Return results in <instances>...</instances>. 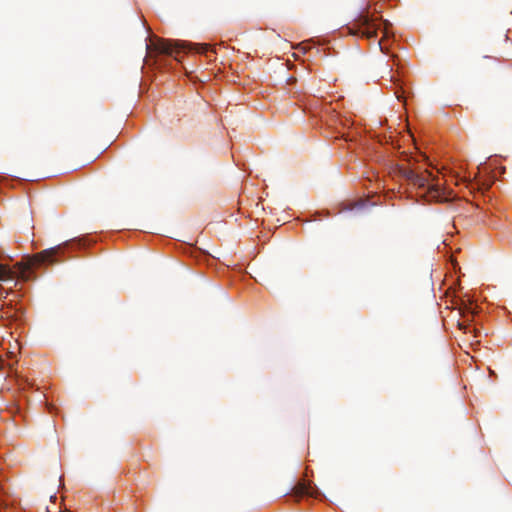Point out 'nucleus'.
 Here are the masks:
<instances>
[{
    "instance_id": "nucleus-1",
    "label": "nucleus",
    "mask_w": 512,
    "mask_h": 512,
    "mask_svg": "<svg viewBox=\"0 0 512 512\" xmlns=\"http://www.w3.org/2000/svg\"><path fill=\"white\" fill-rule=\"evenodd\" d=\"M405 176L409 185L416 190L417 201L445 202L452 197L443 181L433 171L409 170Z\"/></svg>"
},
{
    "instance_id": "nucleus-2",
    "label": "nucleus",
    "mask_w": 512,
    "mask_h": 512,
    "mask_svg": "<svg viewBox=\"0 0 512 512\" xmlns=\"http://www.w3.org/2000/svg\"><path fill=\"white\" fill-rule=\"evenodd\" d=\"M378 12L376 8L374 13L370 12L368 8H363L356 19V34L362 38L375 40L378 32L381 31L383 38L377 41V46L383 54L390 55V48L384 42L395 40L392 24L389 20L377 16Z\"/></svg>"
},
{
    "instance_id": "nucleus-3",
    "label": "nucleus",
    "mask_w": 512,
    "mask_h": 512,
    "mask_svg": "<svg viewBox=\"0 0 512 512\" xmlns=\"http://www.w3.org/2000/svg\"><path fill=\"white\" fill-rule=\"evenodd\" d=\"M95 242L96 239L91 234H84L67 240L60 245L42 251L37 259L38 265L48 266L54 264L63 255L64 250H84L92 246Z\"/></svg>"
},
{
    "instance_id": "nucleus-4",
    "label": "nucleus",
    "mask_w": 512,
    "mask_h": 512,
    "mask_svg": "<svg viewBox=\"0 0 512 512\" xmlns=\"http://www.w3.org/2000/svg\"><path fill=\"white\" fill-rule=\"evenodd\" d=\"M155 50L163 56H173L182 50L204 55L207 58H209V53H215L214 48L207 43H192L171 39H156Z\"/></svg>"
},
{
    "instance_id": "nucleus-5",
    "label": "nucleus",
    "mask_w": 512,
    "mask_h": 512,
    "mask_svg": "<svg viewBox=\"0 0 512 512\" xmlns=\"http://www.w3.org/2000/svg\"><path fill=\"white\" fill-rule=\"evenodd\" d=\"M477 169L474 179L469 180V186L482 192L488 191L497 180L496 172L494 169H489L485 162H481Z\"/></svg>"
},
{
    "instance_id": "nucleus-6",
    "label": "nucleus",
    "mask_w": 512,
    "mask_h": 512,
    "mask_svg": "<svg viewBox=\"0 0 512 512\" xmlns=\"http://www.w3.org/2000/svg\"><path fill=\"white\" fill-rule=\"evenodd\" d=\"M391 88L394 89V95L400 102H405L409 97V91L405 88L404 83L401 79L391 77L390 80Z\"/></svg>"
},
{
    "instance_id": "nucleus-7",
    "label": "nucleus",
    "mask_w": 512,
    "mask_h": 512,
    "mask_svg": "<svg viewBox=\"0 0 512 512\" xmlns=\"http://www.w3.org/2000/svg\"><path fill=\"white\" fill-rule=\"evenodd\" d=\"M459 311L463 318H467V321H470L478 313V306L473 299H469L466 302L462 300Z\"/></svg>"
},
{
    "instance_id": "nucleus-8",
    "label": "nucleus",
    "mask_w": 512,
    "mask_h": 512,
    "mask_svg": "<svg viewBox=\"0 0 512 512\" xmlns=\"http://www.w3.org/2000/svg\"><path fill=\"white\" fill-rule=\"evenodd\" d=\"M301 494L302 496L314 498L324 497L320 489L310 481H305L301 484Z\"/></svg>"
},
{
    "instance_id": "nucleus-9",
    "label": "nucleus",
    "mask_w": 512,
    "mask_h": 512,
    "mask_svg": "<svg viewBox=\"0 0 512 512\" xmlns=\"http://www.w3.org/2000/svg\"><path fill=\"white\" fill-rule=\"evenodd\" d=\"M367 205L373 206L374 204L370 203L369 200L360 199V200H357L353 204V206H347L344 210H347V211H351L353 209L361 210V209H364Z\"/></svg>"
},
{
    "instance_id": "nucleus-10",
    "label": "nucleus",
    "mask_w": 512,
    "mask_h": 512,
    "mask_svg": "<svg viewBox=\"0 0 512 512\" xmlns=\"http://www.w3.org/2000/svg\"><path fill=\"white\" fill-rule=\"evenodd\" d=\"M299 46L301 48L302 53L306 54L314 47V39H309L307 41L301 42Z\"/></svg>"
},
{
    "instance_id": "nucleus-11",
    "label": "nucleus",
    "mask_w": 512,
    "mask_h": 512,
    "mask_svg": "<svg viewBox=\"0 0 512 512\" xmlns=\"http://www.w3.org/2000/svg\"><path fill=\"white\" fill-rule=\"evenodd\" d=\"M460 326H461V329H463L466 333H467V332H475V330H476L475 328H473V327L471 326V324H467V325H465V324H460Z\"/></svg>"
},
{
    "instance_id": "nucleus-12",
    "label": "nucleus",
    "mask_w": 512,
    "mask_h": 512,
    "mask_svg": "<svg viewBox=\"0 0 512 512\" xmlns=\"http://www.w3.org/2000/svg\"><path fill=\"white\" fill-rule=\"evenodd\" d=\"M342 137L345 139V141H353L354 140V136L351 135L350 133H343L342 134Z\"/></svg>"
},
{
    "instance_id": "nucleus-13",
    "label": "nucleus",
    "mask_w": 512,
    "mask_h": 512,
    "mask_svg": "<svg viewBox=\"0 0 512 512\" xmlns=\"http://www.w3.org/2000/svg\"><path fill=\"white\" fill-rule=\"evenodd\" d=\"M9 179V176L7 175H4V174H0V183L6 181Z\"/></svg>"
},
{
    "instance_id": "nucleus-14",
    "label": "nucleus",
    "mask_w": 512,
    "mask_h": 512,
    "mask_svg": "<svg viewBox=\"0 0 512 512\" xmlns=\"http://www.w3.org/2000/svg\"><path fill=\"white\" fill-rule=\"evenodd\" d=\"M146 49L149 51L151 49V45L146 41Z\"/></svg>"
},
{
    "instance_id": "nucleus-15",
    "label": "nucleus",
    "mask_w": 512,
    "mask_h": 512,
    "mask_svg": "<svg viewBox=\"0 0 512 512\" xmlns=\"http://www.w3.org/2000/svg\"><path fill=\"white\" fill-rule=\"evenodd\" d=\"M13 179H14V180H17V181H22V179H20V178H16V177H15V178H13Z\"/></svg>"
}]
</instances>
